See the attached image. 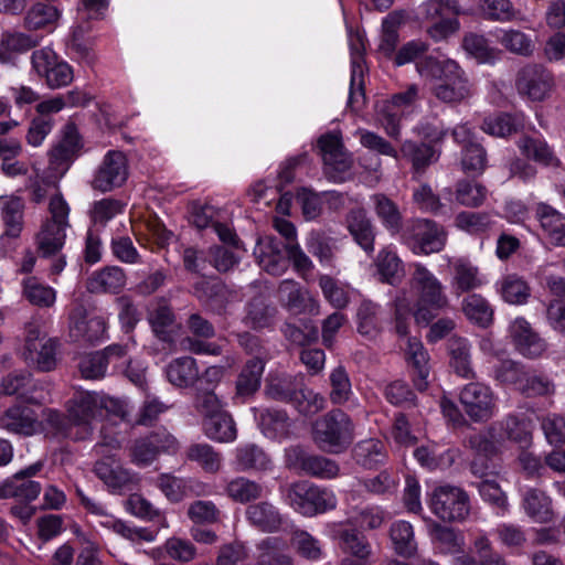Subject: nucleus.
<instances>
[{
	"label": "nucleus",
	"instance_id": "obj_20",
	"mask_svg": "<svg viewBox=\"0 0 565 565\" xmlns=\"http://www.w3.org/2000/svg\"><path fill=\"white\" fill-rule=\"evenodd\" d=\"M277 292L280 303L292 313L316 316L320 312L318 299L308 289L292 279L282 280Z\"/></svg>",
	"mask_w": 565,
	"mask_h": 565
},
{
	"label": "nucleus",
	"instance_id": "obj_29",
	"mask_svg": "<svg viewBox=\"0 0 565 565\" xmlns=\"http://www.w3.org/2000/svg\"><path fill=\"white\" fill-rule=\"evenodd\" d=\"M373 264L381 282L397 286L405 276L404 263L392 244L379 250Z\"/></svg>",
	"mask_w": 565,
	"mask_h": 565
},
{
	"label": "nucleus",
	"instance_id": "obj_27",
	"mask_svg": "<svg viewBox=\"0 0 565 565\" xmlns=\"http://www.w3.org/2000/svg\"><path fill=\"white\" fill-rule=\"evenodd\" d=\"M0 390L3 395H18L22 401L29 404H42L49 401V391L42 387L39 390L38 383L33 382L29 373H14L6 376Z\"/></svg>",
	"mask_w": 565,
	"mask_h": 565
},
{
	"label": "nucleus",
	"instance_id": "obj_18",
	"mask_svg": "<svg viewBox=\"0 0 565 565\" xmlns=\"http://www.w3.org/2000/svg\"><path fill=\"white\" fill-rule=\"evenodd\" d=\"M94 472L111 493L117 494L131 490L139 481L137 473L108 456L96 461Z\"/></svg>",
	"mask_w": 565,
	"mask_h": 565
},
{
	"label": "nucleus",
	"instance_id": "obj_41",
	"mask_svg": "<svg viewBox=\"0 0 565 565\" xmlns=\"http://www.w3.org/2000/svg\"><path fill=\"white\" fill-rule=\"evenodd\" d=\"M248 522L263 532H276L281 527L282 516L269 502L263 501L250 504L246 509Z\"/></svg>",
	"mask_w": 565,
	"mask_h": 565
},
{
	"label": "nucleus",
	"instance_id": "obj_12",
	"mask_svg": "<svg viewBox=\"0 0 565 565\" xmlns=\"http://www.w3.org/2000/svg\"><path fill=\"white\" fill-rule=\"evenodd\" d=\"M459 401L467 416L475 423L488 422L497 411L492 390L479 382L466 384L460 390Z\"/></svg>",
	"mask_w": 565,
	"mask_h": 565
},
{
	"label": "nucleus",
	"instance_id": "obj_56",
	"mask_svg": "<svg viewBox=\"0 0 565 565\" xmlns=\"http://www.w3.org/2000/svg\"><path fill=\"white\" fill-rule=\"evenodd\" d=\"M381 307L370 300H364L356 311L358 331L370 339L375 338L382 330Z\"/></svg>",
	"mask_w": 565,
	"mask_h": 565
},
{
	"label": "nucleus",
	"instance_id": "obj_49",
	"mask_svg": "<svg viewBox=\"0 0 565 565\" xmlns=\"http://www.w3.org/2000/svg\"><path fill=\"white\" fill-rule=\"evenodd\" d=\"M265 361L260 356L249 359L237 376L236 397L253 395L260 386Z\"/></svg>",
	"mask_w": 565,
	"mask_h": 565
},
{
	"label": "nucleus",
	"instance_id": "obj_22",
	"mask_svg": "<svg viewBox=\"0 0 565 565\" xmlns=\"http://www.w3.org/2000/svg\"><path fill=\"white\" fill-rule=\"evenodd\" d=\"M418 86L412 84L404 92L393 95L392 99L383 107L380 120L390 137H399L401 118L405 110L415 105L418 99Z\"/></svg>",
	"mask_w": 565,
	"mask_h": 565
},
{
	"label": "nucleus",
	"instance_id": "obj_55",
	"mask_svg": "<svg viewBox=\"0 0 565 565\" xmlns=\"http://www.w3.org/2000/svg\"><path fill=\"white\" fill-rule=\"evenodd\" d=\"M405 20L403 11H393L382 22V34L379 51L386 57L393 58L398 43V29Z\"/></svg>",
	"mask_w": 565,
	"mask_h": 565
},
{
	"label": "nucleus",
	"instance_id": "obj_61",
	"mask_svg": "<svg viewBox=\"0 0 565 565\" xmlns=\"http://www.w3.org/2000/svg\"><path fill=\"white\" fill-rule=\"evenodd\" d=\"M465 316L480 327H488L493 320V309L486 298L471 294L462 300Z\"/></svg>",
	"mask_w": 565,
	"mask_h": 565
},
{
	"label": "nucleus",
	"instance_id": "obj_40",
	"mask_svg": "<svg viewBox=\"0 0 565 565\" xmlns=\"http://www.w3.org/2000/svg\"><path fill=\"white\" fill-rule=\"evenodd\" d=\"M450 354V366L454 372L466 380L476 377L471 362V345L465 338L452 337L448 343Z\"/></svg>",
	"mask_w": 565,
	"mask_h": 565
},
{
	"label": "nucleus",
	"instance_id": "obj_16",
	"mask_svg": "<svg viewBox=\"0 0 565 565\" xmlns=\"http://www.w3.org/2000/svg\"><path fill=\"white\" fill-rule=\"evenodd\" d=\"M318 146L324 162V171L334 182L344 180L343 173L352 167L351 156L344 150L339 134H327L319 138Z\"/></svg>",
	"mask_w": 565,
	"mask_h": 565
},
{
	"label": "nucleus",
	"instance_id": "obj_24",
	"mask_svg": "<svg viewBox=\"0 0 565 565\" xmlns=\"http://www.w3.org/2000/svg\"><path fill=\"white\" fill-rule=\"evenodd\" d=\"M469 447L479 456L471 462V471L475 476L483 478L493 472L494 467H490L482 458L489 459L499 452L501 440L497 430H491V425L481 431L471 435L468 439Z\"/></svg>",
	"mask_w": 565,
	"mask_h": 565
},
{
	"label": "nucleus",
	"instance_id": "obj_4",
	"mask_svg": "<svg viewBox=\"0 0 565 565\" xmlns=\"http://www.w3.org/2000/svg\"><path fill=\"white\" fill-rule=\"evenodd\" d=\"M418 10L424 21L431 22L426 34L436 43L456 35L461 28L458 17L468 14L458 0H426Z\"/></svg>",
	"mask_w": 565,
	"mask_h": 565
},
{
	"label": "nucleus",
	"instance_id": "obj_34",
	"mask_svg": "<svg viewBox=\"0 0 565 565\" xmlns=\"http://www.w3.org/2000/svg\"><path fill=\"white\" fill-rule=\"evenodd\" d=\"M452 267L451 286L458 294L468 292L486 284L479 268L469 259L460 257L450 262Z\"/></svg>",
	"mask_w": 565,
	"mask_h": 565
},
{
	"label": "nucleus",
	"instance_id": "obj_21",
	"mask_svg": "<svg viewBox=\"0 0 565 565\" xmlns=\"http://www.w3.org/2000/svg\"><path fill=\"white\" fill-rule=\"evenodd\" d=\"M515 85L521 95L542 100L552 90L553 76L542 65L530 64L519 71Z\"/></svg>",
	"mask_w": 565,
	"mask_h": 565
},
{
	"label": "nucleus",
	"instance_id": "obj_31",
	"mask_svg": "<svg viewBox=\"0 0 565 565\" xmlns=\"http://www.w3.org/2000/svg\"><path fill=\"white\" fill-rule=\"evenodd\" d=\"M347 226L356 244L367 254L374 252L375 227L364 209H353L347 215Z\"/></svg>",
	"mask_w": 565,
	"mask_h": 565
},
{
	"label": "nucleus",
	"instance_id": "obj_37",
	"mask_svg": "<svg viewBox=\"0 0 565 565\" xmlns=\"http://www.w3.org/2000/svg\"><path fill=\"white\" fill-rule=\"evenodd\" d=\"M41 40V36L23 32H3L0 38V61L12 62L15 55L38 46Z\"/></svg>",
	"mask_w": 565,
	"mask_h": 565
},
{
	"label": "nucleus",
	"instance_id": "obj_38",
	"mask_svg": "<svg viewBox=\"0 0 565 565\" xmlns=\"http://www.w3.org/2000/svg\"><path fill=\"white\" fill-rule=\"evenodd\" d=\"M535 213L550 241L565 247V216L546 203H539Z\"/></svg>",
	"mask_w": 565,
	"mask_h": 565
},
{
	"label": "nucleus",
	"instance_id": "obj_14",
	"mask_svg": "<svg viewBox=\"0 0 565 565\" xmlns=\"http://www.w3.org/2000/svg\"><path fill=\"white\" fill-rule=\"evenodd\" d=\"M349 49L351 56V78L348 104L358 109L364 103L365 39L361 32L349 30Z\"/></svg>",
	"mask_w": 565,
	"mask_h": 565
},
{
	"label": "nucleus",
	"instance_id": "obj_6",
	"mask_svg": "<svg viewBox=\"0 0 565 565\" xmlns=\"http://www.w3.org/2000/svg\"><path fill=\"white\" fill-rule=\"evenodd\" d=\"M428 505L431 512L444 522H462L470 514V499L460 487L444 483L436 486Z\"/></svg>",
	"mask_w": 565,
	"mask_h": 565
},
{
	"label": "nucleus",
	"instance_id": "obj_9",
	"mask_svg": "<svg viewBox=\"0 0 565 565\" xmlns=\"http://www.w3.org/2000/svg\"><path fill=\"white\" fill-rule=\"evenodd\" d=\"M403 243L416 255L440 252L447 241L445 230L434 221L418 218L402 235Z\"/></svg>",
	"mask_w": 565,
	"mask_h": 565
},
{
	"label": "nucleus",
	"instance_id": "obj_8",
	"mask_svg": "<svg viewBox=\"0 0 565 565\" xmlns=\"http://www.w3.org/2000/svg\"><path fill=\"white\" fill-rule=\"evenodd\" d=\"M287 500L296 511L303 515H313L333 510L338 503L332 491L306 481L294 483L288 489Z\"/></svg>",
	"mask_w": 565,
	"mask_h": 565
},
{
	"label": "nucleus",
	"instance_id": "obj_64",
	"mask_svg": "<svg viewBox=\"0 0 565 565\" xmlns=\"http://www.w3.org/2000/svg\"><path fill=\"white\" fill-rule=\"evenodd\" d=\"M353 458L356 463L371 469L384 462V445L381 440L373 438L361 440L353 448Z\"/></svg>",
	"mask_w": 565,
	"mask_h": 565
},
{
	"label": "nucleus",
	"instance_id": "obj_43",
	"mask_svg": "<svg viewBox=\"0 0 565 565\" xmlns=\"http://www.w3.org/2000/svg\"><path fill=\"white\" fill-rule=\"evenodd\" d=\"M340 548L347 554L345 557L369 559L372 555V546L365 535L356 529H344L342 524L335 530Z\"/></svg>",
	"mask_w": 565,
	"mask_h": 565
},
{
	"label": "nucleus",
	"instance_id": "obj_11",
	"mask_svg": "<svg viewBox=\"0 0 565 565\" xmlns=\"http://www.w3.org/2000/svg\"><path fill=\"white\" fill-rule=\"evenodd\" d=\"M129 175L128 160L124 152L109 150L104 156L90 181V186L102 193L122 186Z\"/></svg>",
	"mask_w": 565,
	"mask_h": 565
},
{
	"label": "nucleus",
	"instance_id": "obj_50",
	"mask_svg": "<svg viewBox=\"0 0 565 565\" xmlns=\"http://www.w3.org/2000/svg\"><path fill=\"white\" fill-rule=\"evenodd\" d=\"M149 323L156 335L166 342L172 341V333L175 328V318L168 303L160 299L156 301L153 308L149 312Z\"/></svg>",
	"mask_w": 565,
	"mask_h": 565
},
{
	"label": "nucleus",
	"instance_id": "obj_59",
	"mask_svg": "<svg viewBox=\"0 0 565 565\" xmlns=\"http://www.w3.org/2000/svg\"><path fill=\"white\" fill-rule=\"evenodd\" d=\"M205 435L220 443H231L237 437V430L232 416L223 412L204 420Z\"/></svg>",
	"mask_w": 565,
	"mask_h": 565
},
{
	"label": "nucleus",
	"instance_id": "obj_13",
	"mask_svg": "<svg viewBox=\"0 0 565 565\" xmlns=\"http://www.w3.org/2000/svg\"><path fill=\"white\" fill-rule=\"evenodd\" d=\"M106 320L96 315L88 313L77 305L68 316V337L73 342L95 344L106 339Z\"/></svg>",
	"mask_w": 565,
	"mask_h": 565
},
{
	"label": "nucleus",
	"instance_id": "obj_53",
	"mask_svg": "<svg viewBox=\"0 0 565 565\" xmlns=\"http://www.w3.org/2000/svg\"><path fill=\"white\" fill-rule=\"evenodd\" d=\"M374 212L381 224L392 234H396L402 228V213L397 204L385 194H374L372 196Z\"/></svg>",
	"mask_w": 565,
	"mask_h": 565
},
{
	"label": "nucleus",
	"instance_id": "obj_45",
	"mask_svg": "<svg viewBox=\"0 0 565 565\" xmlns=\"http://www.w3.org/2000/svg\"><path fill=\"white\" fill-rule=\"evenodd\" d=\"M97 524L131 542H152L154 540L152 531L146 527L130 526L127 522L108 513L107 510L97 516Z\"/></svg>",
	"mask_w": 565,
	"mask_h": 565
},
{
	"label": "nucleus",
	"instance_id": "obj_32",
	"mask_svg": "<svg viewBox=\"0 0 565 565\" xmlns=\"http://www.w3.org/2000/svg\"><path fill=\"white\" fill-rule=\"evenodd\" d=\"M401 154L412 163L413 178L420 177L440 156L439 151L431 145L414 140H405L403 142Z\"/></svg>",
	"mask_w": 565,
	"mask_h": 565
},
{
	"label": "nucleus",
	"instance_id": "obj_28",
	"mask_svg": "<svg viewBox=\"0 0 565 565\" xmlns=\"http://www.w3.org/2000/svg\"><path fill=\"white\" fill-rule=\"evenodd\" d=\"M82 147L78 131L74 125H67L60 142L50 151L51 168L58 173H64L70 163L77 156Z\"/></svg>",
	"mask_w": 565,
	"mask_h": 565
},
{
	"label": "nucleus",
	"instance_id": "obj_58",
	"mask_svg": "<svg viewBox=\"0 0 565 565\" xmlns=\"http://www.w3.org/2000/svg\"><path fill=\"white\" fill-rule=\"evenodd\" d=\"M462 49L471 57L482 64H492L498 58L499 51L490 46L482 34L468 32L462 38Z\"/></svg>",
	"mask_w": 565,
	"mask_h": 565
},
{
	"label": "nucleus",
	"instance_id": "obj_36",
	"mask_svg": "<svg viewBox=\"0 0 565 565\" xmlns=\"http://www.w3.org/2000/svg\"><path fill=\"white\" fill-rule=\"evenodd\" d=\"M521 505L524 513L534 522L548 523L553 520L552 499L541 489H525L522 493Z\"/></svg>",
	"mask_w": 565,
	"mask_h": 565
},
{
	"label": "nucleus",
	"instance_id": "obj_23",
	"mask_svg": "<svg viewBox=\"0 0 565 565\" xmlns=\"http://www.w3.org/2000/svg\"><path fill=\"white\" fill-rule=\"evenodd\" d=\"M288 245L273 236L259 237L254 248L258 265L268 274L279 276L288 268Z\"/></svg>",
	"mask_w": 565,
	"mask_h": 565
},
{
	"label": "nucleus",
	"instance_id": "obj_39",
	"mask_svg": "<svg viewBox=\"0 0 565 565\" xmlns=\"http://www.w3.org/2000/svg\"><path fill=\"white\" fill-rule=\"evenodd\" d=\"M166 376L175 387H192L199 381L196 361L191 356L173 359L166 367Z\"/></svg>",
	"mask_w": 565,
	"mask_h": 565
},
{
	"label": "nucleus",
	"instance_id": "obj_3",
	"mask_svg": "<svg viewBox=\"0 0 565 565\" xmlns=\"http://www.w3.org/2000/svg\"><path fill=\"white\" fill-rule=\"evenodd\" d=\"M354 424L341 409H332L319 417L312 427V439L327 454L345 451L354 439Z\"/></svg>",
	"mask_w": 565,
	"mask_h": 565
},
{
	"label": "nucleus",
	"instance_id": "obj_17",
	"mask_svg": "<svg viewBox=\"0 0 565 565\" xmlns=\"http://www.w3.org/2000/svg\"><path fill=\"white\" fill-rule=\"evenodd\" d=\"M56 348L55 340L41 337L36 328H30L25 338L23 358L29 365L49 372L56 365Z\"/></svg>",
	"mask_w": 565,
	"mask_h": 565
},
{
	"label": "nucleus",
	"instance_id": "obj_35",
	"mask_svg": "<svg viewBox=\"0 0 565 565\" xmlns=\"http://www.w3.org/2000/svg\"><path fill=\"white\" fill-rule=\"evenodd\" d=\"M491 430H497L501 443L510 440L521 448H527L532 444V431L529 424L514 415H508L501 420L493 422Z\"/></svg>",
	"mask_w": 565,
	"mask_h": 565
},
{
	"label": "nucleus",
	"instance_id": "obj_1",
	"mask_svg": "<svg viewBox=\"0 0 565 565\" xmlns=\"http://www.w3.org/2000/svg\"><path fill=\"white\" fill-rule=\"evenodd\" d=\"M417 72L422 77L435 82L430 92L444 104L458 105L468 102L475 95L473 83L452 58L424 56L417 63Z\"/></svg>",
	"mask_w": 565,
	"mask_h": 565
},
{
	"label": "nucleus",
	"instance_id": "obj_62",
	"mask_svg": "<svg viewBox=\"0 0 565 565\" xmlns=\"http://www.w3.org/2000/svg\"><path fill=\"white\" fill-rule=\"evenodd\" d=\"M299 386L295 376L285 374L271 377L266 384L265 394L271 399L292 405Z\"/></svg>",
	"mask_w": 565,
	"mask_h": 565
},
{
	"label": "nucleus",
	"instance_id": "obj_57",
	"mask_svg": "<svg viewBox=\"0 0 565 565\" xmlns=\"http://www.w3.org/2000/svg\"><path fill=\"white\" fill-rule=\"evenodd\" d=\"M264 488L260 483L245 477H235L225 486L226 495L237 503H248L262 498Z\"/></svg>",
	"mask_w": 565,
	"mask_h": 565
},
{
	"label": "nucleus",
	"instance_id": "obj_10",
	"mask_svg": "<svg viewBox=\"0 0 565 565\" xmlns=\"http://www.w3.org/2000/svg\"><path fill=\"white\" fill-rule=\"evenodd\" d=\"M31 63L36 74L44 78L51 89L65 87L73 82L74 74L71 65L60 61L56 53L49 46L35 50Z\"/></svg>",
	"mask_w": 565,
	"mask_h": 565
},
{
	"label": "nucleus",
	"instance_id": "obj_44",
	"mask_svg": "<svg viewBox=\"0 0 565 565\" xmlns=\"http://www.w3.org/2000/svg\"><path fill=\"white\" fill-rule=\"evenodd\" d=\"M126 285V274L119 266H107L94 273L87 282L90 292H118Z\"/></svg>",
	"mask_w": 565,
	"mask_h": 565
},
{
	"label": "nucleus",
	"instance_id": "obj_19",
	"mask_svg": "<svg viewBox=\"0 0 565 565\" xmlns=\"http://www.w3.org/2000/svg\"><path fill=\"white\" fill-rule=\"evenodd\" d=\"M0 428L12 435L31 437L42 431V423L34 409L14 404L0 415Z\"/></svg>",
	"mask_w": 565,
	"mask_h": 565
},
{
	"label": "nucleus",
	"instance_id": "obj_63",
	"mask_svg": "<svg viewBox=\"0 0 565 565\" xmlns=\"http://www.w3.org/2000/svg\"><path fill=\"white\" fill-rule=\"evenodd\" d=\"M22 295L33 306L49 308L56 300V291L35 277H28L22 281Z\"/></svg>",
	"mask_w": 565,
	"mask_h": 565
},
{
	"label": "nucleus",
	"instance_id": "obj_5",
	"mask_svg": "<svg viewBox=\"0 0 565 565\" xmlns=\"http://www.w3.org/2000/svg\"><path fill=\"white\" fill-rule=\"evenodd\" d=\"M71 207L62 194L53 195L49 203V217L36 235V245L42 257L60 254L65 245L66 231L71 227Z\"/></svg>",
	"mask_w": 565,
	"mask_h": 565
},
{
	"label": "nucleus",
	"instance_id": "obj_7",
	"mask_svg": "<svg viewBox=\"0 0 565 565\" xmlns=\"http://www.w3.org/2000/svg\"><path fill=\"white\" fill-rule=\"evenodd\" d=\"M102 393L76 392L66 404V412L76 425V438L87 439L93 435L94 423L104 419Z\"/></svg>",
	"mask_w": 565,
	"mask_h": 565
},
{
	"label": "nucleus",
	"instance_id": "obj_2",
	"mask_svg": "<svg viewBox=\"0 0 565 565\" xmlns=\"http://www.w3.org/2000/svg\"><path fill=\"white\" fill-rule=\"evenodd\" d=\"M408 286L416 296L414 318L417 323L428 324L449 303L443 282L422 263L412 265Z\"/></svg>",
	"mask_w": 565,
	"mask_h": 565
},
{
	"label": "nucleus",
	"instance_id": "obj_48",
	"mask_svg": "<svg viewBox=\"0 0 565 565\" xmlns=\"http://www.w3.org/2000/svg\"><path fill=\"white\" fill-rule=\"evenodd\" d=\"M42 423V431L45 430L46 435L55 438V439H73L81 440L76 438V425H74L71 417L65 416L57 409L45 408L43 411V422Z\"/></svg>",
	"mask_w": 565,
	"mask_h": 565
},
{
	"label": "nucleus",
	"instance_id": "obj_54",
	"mask_svg": "<svg viewBox=\"0 0 565 565\" xmlns=\"http://www.w3.org/2000/svg\"><path fill=\"white\" fill-rule=\"evenodd\" d=\"M390 536L394 551L406 558L413 557L417 553V542L413 525L404 520L392 523Z\"/></svg>",
	"mask_w": 565,
	"mask_h": 565
},
{
	"label": "nucleus",
	"instance_id": "obj_42",
	"mask_svg": "<svg viewBox=\"0 0 565 565\" xmlns=\"http://www.w3.org/2000/svg\"><path fill=\"white\" fill-rule=\"evenodd\" d=\"M235 469L238 471H267L273 468L268 455L255 444L241 445L235 449Z\"/></svg>",
	"mask_w": 565,
	"mask_h": 565
},
{
	"label": "nucleus",
	"instance_id": "obj_60",
	"mask_svg": "<svg viewBox=\"0 0 565 565\" xmlns=\"http://www.w3.org/2000/svg\"><path fill=\"white\" fill-rule=\"evenodd\" d=\"M523 121L521 115L497 114L484 118L481 129L490 136L503 138L516 132Z\"/></svg>",
	"mask_w": 565,
	"mask_h": 565
},
{
	"label": "nucleus",
	"instance_id": "obj_33",
	"mask_svg": "<svg viewBox=\"0 0 565 565\" xmlns=\"http://www.w3.org/2000/svg\"><path fill=\"white\" fill-rule=\"evenodd\" d=\"M475 556L461 555L455 559V565H509L504 557L493 550L488 535L480 531L472 542Z\"/></svg>",
	"mask_w": 565,
	"mask_h": 565
},
{
	"label": "nucleus",
	"instance_id": "obj_25",
	"mask_svg": "<svg viewBox=\"0 0 565 565\" xmlns=\"http://www.w3.org/2000/svg\"><path fill=\"white\" fill-rule=\"evenodd\" d=\"M43 468L42 462H35L7 480L0 488V497L14 498L21 501H33L41 492V484L31 480Z\"/></svg>",
	"mask_w": 565,
	"mask_h": 565
},
{
	"label": "nucleus",
	"instance_id": "obj_26",
	"mask_svg": "<svg viewBox=\"0 0 565 565\" xmlns=\"http://www.w3.org/2000/svg\"><path fill=\"white\" fill-rule=\"evenodd\" d=\"M508 333L515 349L526 358H537L546 350L545 341L523 317H516L510 322Z\"/></svg>",
	"mask_w": 565,
	"mask_h": 565
},
{
	"label": "nucleus",
	"instance_id": "obj_51",
	"mask_svg": "<svg viewBox=\"0 0 565 565\" xmlns=\"http://www.w3.org/2000/svg\"><path fill=\"white\" fill-rule=\"evenodd\" d=\"M518 146L522 154L542 166L556 168L561 164L559 159L543 139L523 137L519 140Z\"/></svg>",
	"mask_w": 565,
	"mask_h": 565
},
{
	"label": "nucleus",
	"instance_id": "obj_15",
	"mask_svg": "<svg viewBox=\"0 0 565 565\" xmlns=\"http://www.w3.org/2000/svg\"><path fill=\"white\" fill-rule=\"evenodd\" d=\"M285 458L289 468L300 469L303 473L315 478L334 479L340 472L337 461L320 455H308L299 446L287 448Z\"/></svg>",
	"mask_w": 565,
	"mask_h": 565
},
{
	"label": "nucleus",
	"instance_id": "obj_30",
	"mask_svg": "<svg viewBox=\"0 0 565 565\" xmlns=\"http://www.w3.org/2000/svg\"><path fill=\"white\" fill-rule=\"evenodd\" d=\"M23 201L20 198H8L2 202V220L6 225V232L0 236V254H6L7 249L2 248L7 245L11 246V239L19 237L22 231L23 220Z\"/></svg>",
	"mask_w": 565,
	"mask_h": 565
},
{
	"label": "nucleus",
	"instance_id": "obj_47",
	"mask_svg": "<svg viewBox=\"0 0 565 565\" xmlns=\"http://www.w3.org/2000/svg\"><path fill=\"white\" fill-rule=\"evenodd\" d=\"M501 298L515 306L525 305L531 296V288L527 281L518 274H508L495 284Z\"/></svg>",
	"mask_w": 565,
	"mask_h": 565
},
{
	"label": "nucleus",
	"instance_id": "obj_52",
	"mask_svg": "<svg viewBox=\"0 0 565 565\" xmlns=\"http://www.w3.org/2000/svg\"><path fill=\"white\" fill-rule=\"evenodd\" d=\"M259 426L264 435L273 439L286 438L291 431V420L287 413L280 409H263L259 415Z\"/></svg>",
	"mask_w": 565,
	"mask_h": 565
},
{
	"label": "nucleus",
	"instance_id": "obj_46",
	"mask_svg": "<svg viewBox=\"0 0 565 565\" xmlns=\"http://www.w3.org/2000/svg\"><path fill=\"white\" fill-rule=\"evenodd\" d=\"M407 360L413 367L414 383L417 390H426L429 375V356L423 343L416 338H409L406 349Z\"/></svg>",
	"mask_w": 565,
	"mask_h": 565
}]
</instances>
